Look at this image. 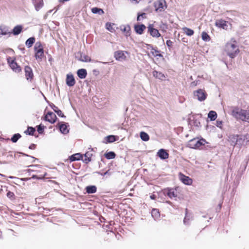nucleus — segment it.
I'll list each match as a JSON object with an SVG mask.
<instances>
[{
  "mask_svg": "<svg viewBox=\"0 0 249 249\" xmlns=\"http://www.w3.org/2000/svg\"><path fill=\"white\" fill-rule=\"evenodd\" d=\"M231 115L237 120L249 123V110L234 107L231 110Z\"/></svg>",
  "mask_w": 249,
  "mask_h": 249,
  "instance_id": "nucleus-1",
  "label": "nucleus"
},
{
  "mask_svg": "<svg viewBox=\"0 0 249 249\" xmlns=\"http://www.w3.org/2000/svg\"><path fill=\"white\" fill-rule=\"evenodd\" d=\"M225 50L227 54L231 58H233L239 52V49L235 43L232 42H228L226 44Z\"/></svg>",
  "mask_w": 249,
  "mask_h": 249,
  "instance_id": "nucleus-2",
  "label": "nucleus"
},
{
  "mask_svg": "<svg viewBox=\"0 0 249 249\" xmlns=\"http://www.w3.org/2000/svg\"><path fill=\"white\" fill-rule=\"evenodd\" d=\"M206 143L205 140L202 139L198 140L195 138L190 140L187 143V146L191 148H198L201 145H203Z\"/></svg>",
  "mask_w": 249,
  "mask_h": 249,
  "instance_id": "nucleus-3",
  "label": "nucleus"
},
{
  "mask_svg": "<svg viewBox=\"0 0 249 249\" xmlns=\"http://www.w3.org/2000/svg\"><path fill=\"white\" fill-rule=\"evenodd\" d=\"M164 195H167L168 197L173 199L174 198H177L178 196V192L176 189L174 188H168L163 190Z\"/></svg>",
  "mask_w": 249,
  "mask_h": 249,
  "instance_id": "nucleus-4",
  "label": "nucleus"
},
{
  "mask_svg": "<svg viewBox=\"0 0 249 249\" xmlns=\"http://www.w3.org/2000/svg\"><path fill=\"white\" fill-rule=\"evenodd\" d=\"M7 61L11 68L14 71L16 72H19L21 71V68L20 66L17 64L14 59L9 57L7 58Z\"/></svg>",
  "mask_w": 249,
  "mask_h": 249,
  "instance_id": "nucleus-5",
  "label": "nucleus"
},
{
  "mask_svg": "<svg viewBox=\"0 0 249 249\" xmlns=\"http://www.w3.org/2000/svg\"><path fill=\"white\" fill-rule=\"evenodd\" d=\"M194 96L196 97L199 101H203L206 99L207 93L205 90L199 89L194 92Z\"/></svg>",
  "mask_w": 249,
  "mask_h": 249,
  "instance_id": "nucleus-6",
  "label": "nucleus"
},
{
  "mask_svg": "<svg viewBox=\"0 0 249 249\" xmlns=\"http://www.w3.org/2000/svg\"><path fill=\"white\" fill-rule=\"evenodd\" d=\"M165 0H158L154 3V7L156 11L161 12L164 9L165 6Z\"/></svg>",
  "mask_w": 249,
  "mask_h": 249,
  "instance_id": "nucleus-7",
  "label": "nucleus"
},
{
  "mask_svg": "<svg viewBox=\"0 0 249 249\" xmlns=\"http://www.w3.org/2000/svg\"><path fill=\"white\" fill-rule=\"evenodd\" d=\"M148 31L150 35L154 37H159L160 36L159 31L155 29L152 24H150L148 27Z\"/></svg>",
  "mask_w": 249,
  "mask_h": 249,
  "instance_id": "nucleus-8",
  "label": "nucleus"
},
{
  "mask_svg": "<svg viewBox=\"0 0 249 249\" xmlns=\"http://www.w3.org/2000/svg\"><path fill=\"white\" fill-rule=\"evenodd\" d=\"M57 117L54 113L52 112H49L46 115L45 119L46 121L50 122L51 124L55 123Z\"/></svg>",
  "mask_w": 249,
  "mask_h": 249,
  "instance_id": "nucleus-9",
  "label": "nucleus"
},
{
  "mask_svg": "<svg viewBox=\"0 0 249 249\" xmlns=\"http://www.w3.org/2000/svg\"><path fill=\"white\" fill-rule=\"evenodd\" d=\"M114 57L117 60L123 61L126 58L124 52L122 51H118L114 53Z\"/></svg>",
  "mask_w": 249,
  "mask_h": 249,
  "instance_id": "nucleus-10",
  "label": "nucleus"
},
{
  "mask_svg": "<svg viewBox=\"0 0 249 249\" xmlns=\"http://www.w3.org/2000/svg\"><path fill=\"white\" fill-rule=\"evenodd\" d=\"M66 84L69 87L73 86L75 84L74 78L72 74H68L66 77Z\"/></svg>",
  "mask_w": 249,
  "mask_h": 249,
  "instance_id": "nucleus-11",
  "label": "nucleus"
},
{
  "mask_svg": "<svg viewBox=\"0 0 249 249\" xmlns=\"http://www.w3.org/2000/svg\"><path fill=\"white\" fill-rule=\"evenodd\" d=\"M180 180L186 185H190L192 183V180L189 177H187L183 174L180 173L179 175Z\"/></svg>",
  "mask_w": 249,
  "mask_h": 249,
  "instance_id": "nucleus-12",
  "label": "nucleus"
},
{
  "mask_svg": "<svg viewBox=\"0 0 249 249\" xmlns=\"http://www.w3.org/2000/svg\"><path fill=\"white\" fill-rule=\"evenodd\" d=\"M194 117V122L193 124L195 126L199 127L201 126L200 119L202 118L201 114H195L193 116Z\"/></svg>",
  "mask_w": 249,
  "mask_h": 249,
  "instance_id": "nucleus-13",
  "label": "nucleus"
},
{
  "mask_svg": "<svg viewBox=\"0 0 249 249\" xmlns=\"http://www.w3.org/2000/svg\"><path fill=\"white\" fill-rule=\"evenodd\" d=\"M157 155L162 160H165L168 158L169 154L163 149H160L157 153Z\"/></svg>",
  "mask_w": 249,
  "mask_h": 249,
  "instance_id": "nucleus-14",
  "label": "nucleus"
},
{
  "mask_svg": "<svg viewBox=\"0 0 249 249\" xmlns=\"http://www.w3.org/2000/svg\"><path fill=\"white\" fill-rule=\"evenodd\" d=\"M215 25L224 29H226L228 28L227 22L222 19H218L215 21Z\"/></svg>",
  "mask_w": 249,
  "mask_h": 249,
  "instance_id": "nucleus-15",
  "label": "nucleus"
},
{
  "mask_svg": "<svg viewBox=\"0 0 249 249\" xmlns=\"http://www.w3.org/2000/svg\"><path fill=\"white\" fill-rule=\"evenodd\" d=\"M25 76L27 80L32 79L33 77V73L32 69L29 66L25 67Z\"/></svg>",
  "mask_w": 249,
  "mask_h": 249,
  "instance_id": "nucleus-16",
  "label": "nucleus"
},
{
  "mask_svg": "<svg viewBox=\"0 0 249 249\" xmlns=\"http://www.w3.org/2000/svg\"><path fill=\"white\" fill-rule=\"evenodd\" d=\"M134 29L137 34L141 35L143 33V31L146 29V27L143 24L136 25L134 26Z\"/></svg>",
  "mask_w": 249,
  "mask_h": 249,
  "instance_id": "nucleus-17",
  "label": "nucleus"
},
{
  "mask_svg": "<svg viewBox=\"0 0 249 249\" xmlns=\"http://www.w3.org/2000/svg\"><path fill=\"white\" fill-rule=\"evenodd\" d=\"M93 155L92 149L89 151L87 152L84 155L85 159L83 160L85 163H87L91 160V158Z\"/></svg>",
  "mask_w": 249,
  "mask_h": 249,
  "instance_id": "nucleus-18",
  "label": "nucleus"
},
{
  "mask_svg": "<svg viewBox=\"0 0 249 249\" xmlns=\"http://www.w3.org/2000/svg\"><path fill=\"white\" fill-rule=\"evenodd\" d=\"M152 73L153 76L156 78H158L161 80H163L165 79V76L164 75V74L160 71H154Z\"/></svg>",
  "mask_w": 249,
  "mask_h": 249,
  "instance_id": "nucleus-19",
  "label": "nucleus"
},
{
  "mask_svg": "<svg viewBox=\"0 0 249 249\" xmlns=\"http://www.w3.org/2000/svg\"><path fill=\"white\" fill-rule=\"evenodd\" d=\"M83 155L81 154L80 153H76V154L71 155L70 157V160L71 161L79 160L81 159L83 160Z\"/></svg>",
  "mask_w": 249,
  "mask_h": 249,
  "instance_id": "nucleus-20",
  "label": "nucleus"
},
{
  "mask_svg": "<svg viewBox=\"0 0 249 249\" xmlns=\"http://www.w3.org/2000/svg\"><path fill=\"white\" fill-rule=\"evenodd\" d=\"M22 29H23V27L22 25H17L13 28V31L12 33L15 36H17V35H19L22 32Z\"/></svg>",
  "mask_w": 249,
  "mask_h": 249,
  "instance_id": "nucleus-21",
  "label": "nucleus"
},
{
  "mask_svg": "<svg viewBox=\"0 0 249 249\" xmlns=\"http://www.w3.org/2000/svg\"><path fill=\"white\" fill-rule=\"evenodd\" d=\"M238 135H232L229 137V140L231 142V144L235 146L237 145L238 142Z\"/></svg>",
  "mask_w": 249,
  "mask_h": 249,
  "instance_id": "nucleus-22",
  "label": "nucleus"
},
{
  "mask_svg": "<svg viewBox=\"0 0 249 249\" xmlns=\"http://www.w3.org/2000/svg\"><path fill=\"white\" fill-rule=\"evenodd\" d=\"M77 74L80 78L84 79L86 77L87 72L85 69H81L77 71Z\"/></svg>",
  "mask_w": 249,
  "mask_h": 249,
  "instance_id": "nucleus-23",
  "label": "nucleus"
},
{
  "mask_svg": "<svg viewBox=\"0 0 249 249\" xmlns=\"http://www.w3.org/2000/svg\"><path fill=\"white\" fill-rule=\"evenodd\" d=\"M35 57L36 59L41 61L44 56V51L43 50H40L38 51H35Z\"/></svg>",
  "mask_w": 249,
  "mask_h": 249,
  "instance_id": "nucleus-24",
  "label": "nucleus"
},
{
  "mask_svg": "<svg viewBox=\"0 0 249 249\" xmlns=\"http://www.w3.org/2000/svg\"><path fill=\"white\" fill-rule=\"evenodd\" d=\"M34 4L36 11H38L43 6V0H36L34 1Z\"/></svg>",
  "mask_w": 249,
  "mask_h": 249,
  "instance_id": "nucleus-25",
  "label": "nucleus"
},
{
  "mask_svg": "<svg viewBox=\"0 0 249 249\" xmlns=\"http://www.w3.org/2000/svg\"><path fill=\"white\" fill-rule=\"evenodd\" d=\"M151 215L155 220L159 219L160 217L159 210L157 209H153L151 212Z\"/></svg>",
  "mask_w": 249,
  "mask_h": 249,
  "instance_id": "nucleus-26",
  "label": "nucleus"
},
{
  "mask_svg": "<svg viewBox=\"0 0 249 249\" xmlns=\"http://www.w3.org/2000/svg\"><path fill=\"white\" fill-rule=\"evenodd\" d=\"M86 190L88 194H93L95 193L97 191V188L95 186H88L86 187Z\"/></svg>",
  "mask_w": 249,
  "mask_h": 249,
  "instance_id": "nucleus-27",
  "label": "nucleus"
},
{
  "mask_svg": "<svg viewBox=\"0 0 249 249\" xmlns=\"http://www.w3.org/2000/svg\"><path fill=\"white\" fill-rule=\"evenodd\" d=\"M0 31L1 35H6L11 33L9 30L8 28L5 26H0Z\"/></svg>",
  "mask_w": 249,
  "mask_h": 249,
  "instance_id": "nucleus-28",
  "label": "nucleus"
},
{
  "mask_svg": "<svg viewBox=\"0 0 249 249\" xmlns=\"http://www.w3.org/2000/svg\"><path fill=\"white\" fill-rule=\"evenodd\" d=\"M246 140L243 135H238V142L237 145L241 146L243 145L247 144Z\"/></svg>",
  "mask_w": 249,
  "mask_h": 249,
  "instance_id": "nucleus-29",
  "label": "nucleus"
},
{
  "mask_svg": "<svg viewBox=\"0 0 249 249\" xmlns=\"http://www.w3.org/2000/svg\"><path fill=\"white\" fill-rule=\"evenodd\" d=\"M35 38L34 37H30L29 38H28L26 41L25 44H26V46L29 48L32 46V45L35 43Z\"/></svg>",
  "mask_w": 249,
  "mask_h": 249,
  "instance_id": "nucleus-30",
  "label": "nucleus"
},
{
  "mask_svg": "<svg viewBox=\"0 0 249 249\" xmlns=\"http://www.w3.org/2000/svg\"><path fill=\"white\" fill-rule=\"evenodd\" d=\"M59 129L61 133L66 134L69 132L67 126L65 124H62L59 125Z\"/></svg>",
  "mask_w": 249,
  "mask_h": 249,
  "instance_id": "nucleus-31",
  "label": "nucleus"
},
{
  "mask_svg": "<svg viewBox=\"0 0 249 249\" xmlns=\"http://www.w3.org/2000/svg\"><path fill=\"white\" fill-rule=\"evenodd\" d=\"M105 140L106 143L113 142L116 141L115 136L114 135H109L107 136L105 138Z\"/></svg>",
  "mask_w": 249,
  "mask_h": 249,
  "instance_id": "nucleus-32",
  "label": "nucleus"
},
{
  "mask_svg": "<svg viewBox=\"0 0 249 249\" xmlns=\"http://www.w3.org/2000/svg\"><path fill=\"white\" fill-rule=\"evenodd\" d=\"M80 57L79 60L82 62H90L91 61L90 58L87 55L83 54L80 53Z\"/></svg>",
  "mask_w": 249,
  "mask_h": 249,
  "instance_id": "nucleus-33",
  "label": "nucleus"
},
{
  "mask_svg": "<svg viewBox=\"0 0 249 249\" xmlns=\"http://www.w3.org/2000/svg\"><path fill=\"white\" fill-rule=\"evenodd\" d=\"M208 117L211 121H214L217 118V114L214 111H210L208 113Z\"/></svg>",
  "mask_w": 249,
  "mask_h": 249,
  "instance_id": "nucleus-34",
  "label": "nucleus"
},
{
  "mask_svg": "<svg viewBox=\"0 0 249 249\" xmlns=\"http://www.w3.org/2000/svg\"><path fill=\"white\" fill-rule=\"evenodd\" d=\"M182 30L185 34L188 36H192L194 34V31L190 28L184 27L183 28Z\"/></svg>",
  "mask_w": 249,
  "mask_h": 249,
  "instance_id": "nucleus-35",
  "label": "nucleus"
},
{
  "mask_svg": "<svg viewBox=\"0 0 249 249\" xmlns=\"http://www.w3.org/2000/svg\"><path fill=\"white\" fill-rule=\"evenodd\" d=\"M140 137L143 141L146 142L149 140V135L144 132H141L140 133Z\"/></svg>",
  "mask_w": 249,
  "mask_h": 249,
  "instance_id": "nucleus-36",
  "label": "nucleus"
},
{
  "mask_svg": "<svg viewBox=\"0 0 249 249\" xmlns=\"http://www.w3.org/2000/svg\"><path fill=\"white\" fill-rule=\"evenodd\" d=\"M91 11L94 14H98L99 15H102L104 13L103 9L97 7H94L91 9Z\"/></svg>",
  "mask_w": 249,
  "mask_h": 249,
  "instance_id": "nucleus-37",
  "label": "nucleus"
},
{
  "mask_svg": "<svg viewBox=\"0 0 249 249\" xmlns=\"http://www.w3.org/2000/svg\"><path fill=\"white\" fill-rule=\"evenodd\" d=\"M149 46L152 48L151 53L152 54V55H153L154 56H162V55L161 54L159 53V51L158 50L154 49L153 47L150 45H149Z\"/></svg>",
  "mask_w": 249,
  "mask_h": 249,
  "instance_id": "nucleus-38",
  "label": "nucleus"
},
{
  "mask_svg": "<svg viewBox=\"0 0 249 249\" xmlns=\"http://www.w3.org/2000/svg\"><path fill=\"white\" fill-rule=\"evenodd\" d=\"M105 156L107 159H112L115 158L116 155L114 152L111 151L106 153Z\"/></svg>",
  "mask_w": 249,
  "mask_h": 249,
  "instance_id": "nucleus-39",
  "label": "nucleus"
},
{
  "mask_svg": "<svg viewBox=\"0 0 249 249\" xmlns=\"http://www.w3.org/2000/svg\"><path fill=\"white\" fill-rule=\"evenodd\" d=\"M35 129L32 127H28L27 129L25 131V133L27 135H33Z\"/></svg>",
  "mask_w": 249,
  "mask_h": 249,
  "instance_id": "nucleus-40",
  "label": "nucleus"
},
{
  "mask_svg": "<svg viewBox=\"0 0 249 249\" xmlns=\"http://www.w3.org/2000/svg\"><path fill=\"white\" fill-rule=\"evenodd\" d=\"M20 137L21 135L19 133L15 134L11 138V140L13 142H16Z\"/></svg>",
  "mask_w": 249,
  "mask_h": 249,
  "instance_id": "nucleus-41",
  "label": "nucleus"
},
{
  "mask_svg": "<svg viewBox=\"0 0 249 249\" xmlns=\"http://www.w3.org/2000/svg\"><path fill=\"white\" fill-rule=\"evenodd\" d=\"M202 39L205 41H209L210 40V36L205 32L202 33Z\"/></svg>",
  "mask_w": 249,
  "mask_h": 249,
  "instance_id": "nucleus-42",
  "label": "nucleus"
},
{
  "mask_svg": "<svg viewBox=\"0 0 249 249\" xmlns=\"http://www.w3.org/2000/svg\"><path fill=\"white\" fill-rule=\"evenodd\" d=\"M35 51H38L40 50H43V47L40 42H37L36 43L34 47Z\"/></svg>",
  "mask_w": 249,
  "mask_h": 249,
  "instance_id": "nucleus-43",
  "label": "nucleus"
},
{
  "mask_svg": "<svg viewBox=\"0 0 249 249\" xmlns=\"http://www.w3.org/2000/svg\"><path fill=\"white\" fill-rule=\"evenodd\" d=\"M106 28L108 31L111 32L114 31V29L112 28V24L110 23L107 22L106 23Z\"/></svg>",
  "mask_w": 249,
  "mask_h": 249,
  "instance_id": "nucleus-44",
  "label": "nucleus"
},
{
  "mask_svg": "<svg viewBox=\"0 0 249 249\" xmlns=\"http://www.w3.org/2000/svg\"><path fill=\"white\" fill-rule=\"evenodd\" d=\"M185 212H186V215H185V217H184V220H183V222L185 224H188V221L190 220V218H188V215H187V209H186L185 210Z\"/></svg>",
  "mask_w": 249,
  "mask_h": 249,
  "instance_id": "nucleus-45",
  "label": "nucleus"
},
{
  "mask_svg": "<svg viewBox=\"0 0 249 249\" xmlns=\"http://www.w3.org/2000/svg\"><path fill=\"white\" fill-rule=\"evenodd\" d=\"M130 30V27L129 26L127 27H124V29H123V31L124 32H126V36H128L130 35V33L129 31Z\"/></svg>",
  "mask_w": 249,
  "mask_h": 249,
  "instance_id": "nucleus-46",
  "label": "nucleus"
},
{
  "mask_svg": "<svg viewBox=\"0 0 249 249\" xmlns=\"http://www.w3.org/2000/svg\"><path fill=\"white\" fill-rule=\"evenodd\" d=\"M44 128V126H42L41 125H39L37 126V131L39 134H41L43 132V130Z\"/></svg>",
  "mask_w": 249,
  "mask_h": 249,
  "instance_id": "nucleus-47",
  "label": "nucleus"
},
{
  "mask_svg": "<svg viewBox=\"0 0 249 249\" xmlns=\"http://www.w3.org/2000/svg\"><path fill=\"white\" fill-rule=\"evenodd\" d=\"M7 196L10 199H13L14 194L12 192L9 191L7 193Z\"/></svg>",
  "mask_w": 249,
  "mask_h": 249,
  "instance_id": "nucleus-48",
  "label": "nucleus"
},
{
  "mask_svg": "<svg viewBox=\"0 0 249 249\" xmlns=\"http://www.w3.org/2000/svg\"><path fill=\"white\" fill-rule=\"evenodd\" d=\"M145 18V13H142L141 15H139L137 17V20L138 21H140L141 20V19L142 18Z\"/></svg>",
  "mask_w": 249,
  "mask_h": 249,
  "instance_id": "nucleus-49",
  "label": "nucleus"
},
{
  "mask_svg": "<svg viewBox=\"0 0 249 249\" xmlns=\"http://www.w3.org/2000/svg\"><path fill=\"white\" fill-rule=\"evenodd\" d=\"M57 113V114L60 116V117H65V116L64 115L63 112H62V111L60 109H57V111L56 112Z\"/></svg>",
  "mask_w": 249,
  "mask_h": 249,
  "instance_id": "nucleus-50",
  "label": "nucleus"
},
{
  "mask_svg": "<svg viewBox=\"0 0 249 249\" xmlns=\"http://www.w3.org/2000/svg\"><path fill=\"white\" fill-rule=\"evenodd\" d=\"M166 44L168 47H171L173 45V42L170 40H167L166 41Z\"/></svg>",
  "mask_w": 249,
  "mask_h": 249,
  "instance_id": "nucleus-51",
  "label": "nucleus"
},
{
  "mask_svg": "<svg viewBox=\"0 0 249 249\" xmlns=\"http://www.w3.org/2000/svg\"><path fill=\"white\" fill-rule=\"evenodd\" d=\"M244 138L246 140V142L247 143L249 142V134H247L245 135H243Z\"/></svg>",
  "mask_w": 249,
  "mask_h": 249,
  "instance_id": "nucleus-52",
  "label": "nucleus"
},
{
  "mask_svg": "<svg viewBox=\"0 0 249 249\" xmlns=\"http://www.w3.org/2000/svg\"><path fill=\"white\" fill-rule=\"evenodd\" d=\"M222 124V121H218V120H217V121H216V125L217 127H220V128H221Z\"/></svg>",
  "mask_w": 249,
  "mask_h": 249,
  "instance_id": "nucleus-53",
  "label": "nucleus"
},
{
  "mask_svg": "<svg viewBox=\"0 0 249 249\" xmlns=\"http://www.w3.org/2000/svg\"><path fill=\"white\" fill-rule=\"evenodd\" d=\"M197 81H194L191 83V86L192 87H195L197 85Z\"/></svg>",
  "mask_w": 249,
  "mask_h": 249,
  "instance_id": "nucleus-54",
  "label": "nucleus"
},
{
  "mask_svg": "<svg viewBox=\"0 0 249 249\" xmlns=\"http://www.w3.org/2000/svg\"><path fill=\"white\" fill-rule=\"evenodd\" d=\"M36 148V145L35 144H32L29 147V148L30 149H35Z\"/></svg>",
  "mask_w": 249,
  "mask_h": 249,
  "instance_id": "nucleus-55",
  "label": "nucleus"
},
{
  "mask_svg": "<svg viewBox=\"0 0 249 249\" xmlns=\"http://www.w3.org/2000/svg\"><path fill=\"white\" fill-rule=\"evenodd\" d=\"M52 108H53V110L55 112H56V111H57V109H59L58 108V107H56V106H55V105H53V106L52 107Z\"/></svg>",
  "mask_w": 249,
  "mask_h": 249,
  "instance_id": "nucleus-56",
  "label": "nucleus"
},
{
  "mask_svg": "<svg viewBox=\"0 0 249 249\" xmlns=\"http://www.w3.org/2000/svg\"><path fill=\"white\" fill-rule=\"evenodd\" d=\"M23 154V155H25V156H27V157H29L31 158L34 159V161H33L32 162H34L35 161V160H36V159L34 157H32V156H29L28 155H26V154Z\"/></svg>",
  "mask_w": 249,
  "mask_h": 249,
  "instance_id": "nucleus-57",
  "label": "nucleus"
},
{
  "mask_svg": "<svg viewBox=\"0 0 249 249\" xmlns=\"http://www.w3.org/2000/svg\"><path fill=\"white\" fill-rule=\"evenodd\" d=\"M150 197L151 199H155L156 198V196L155 195H152L150 196Z\"/></svg>",
  "mask_w": 249,
  "mask_h": 249,
  "instance_id": "nucleus-58",
  "label": "nucleus"
},
{
  "mask_svg": "<svg viewBox=\"0 0 249 249\" xmlns=\"http://www.w3.org/2000/svg\"><path fill=\"white\" fill-rule=\"evenodd\" d=\"M107 173H108V171H107V172H105L104 173H100V172H98V174H100L102 176H105L107 174Z\"/></svg>",
  "mask_w": 249,
  "mask_h": 249,
  "instance_id": "nucleus-59",
  "label": "nucleus"
},
{
  "mask_svg": "<svg viewBox=\"0 0 249 249\" xmlns=\"http://www.w3.org/2000/svg\"><path fill=\"white\" fill-rule=\"evenodd\" d=\"M33 178H37L36 175H33L32 176Z\"/></svg>",
  "mask_w": 249,
  "mask_h": 249,
  "instance_id": "nucleus-60",
  "label": "nucleus"
},
{
  "mask_svg": "<svg viewBox=\"0 0 249 249\" xmlns=\"http://www.w3.org/2000/svg\"><path fill=\"white\" fill-rule=\"evenodd\" d=\"M132 0L135 1L136 3H138L141 0Z\"/></svg>",
  "mask_w": 249,
  "mask_h": 249,
  "instance_id": "nucleus-61",
  "label": "nucleus"
},
{
  "mask_svg": "<svg viewBox=\"0 0 249 249\" xmlns=\"http://www.w3.org/2000/svg\"><path fill=\"white\" fill-rule=\"evenodd\" d=\"M167 203H168V204H171V202L170 201H167Z\"/></svg>",
  "mask_w": 249,
  "mask_h": 249,
  "instance_id": "nucleus-62",
  "label": "nucleus"
},
{
  "mask_svg": "<svg viewBox=\"0 0 249 249\" xmlns=\"http://www.w3.org/2000/svg\"><path fill=\"white\" fill-rule=\"evenodd\" d=\"M98 62H99V63H104V64H106V63H107V62H100V61H98Z\"/></svg>",
  "mask_w": 249,
  "mask_h": 249,
  "instance_id": "nucleus-63",
  "label": "nucleus"
},
{
  "mask_svg": "<svg viewBox=\"0 0 249 249\" xmlns=\"http://www.w3.org/2000/svg\"><path fill=\"white\" fill-rule=\"evenodd\" d=\"M0 175L1 176H3V175L1 174H0Z\"/></svg>",
  "mask_w": 249,
  "mask_h": 249,
  "instance_id": "nucleus-64",
  "label": "nucleus"
}]
</instances>
